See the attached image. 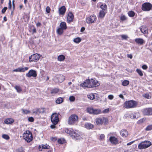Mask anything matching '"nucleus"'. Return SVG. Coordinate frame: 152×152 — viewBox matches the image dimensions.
<instances>
[{
	"label": "nucleus",
	"mask_w": 152,
	"mask_h": 152,
	"mask_svg": "<svg viewBox=\"0 0 152 152\" xmlns=\"http://www.w3.org/2000/svg\"><path fill=\"white\" fill-rule=\"evenodd\" d=\"M65 132L67 134H69L72 138L75 140H80L82 139L78 131L75 130L74 131L72 129L67 128L65 129Z\"/></svg>",
	"instance_id": "obj_1"
},
{
	"label": "nucleus",
	"mask_w": 152,
	"mask_h": 152,
	"mask_svg": "<svg viewBox=\"0 0 152 152\" xmlns=\"http://www.w3.org/2000/svg\"><path fill=\"white\" fill-rule=\"evenodd\" d=\"M137 104V102L133 100L126 101L124 104V106L126 108L136 107Z\"/></svg>",
	"instance_id": "obj_2"
},
{
	"label": "nucleus",
	"mask_w": 152,
	"mask_h": 152,
	"mask_svg": "<svg viewBox=\"0 0 152 152\" xmlns=\"http://www.w3.org/2000/svg\"><path fill=\"white\" fill-rule=\"evenodd\" d=\"M23 139L28 142H29L33 140L32 134L29 131H26L23 134Z\"/></svg>",
	"instance_id": "obj_3"
},
{
	"label": "nucleus",
	"mask_w": 152,
	"mask_h": 152,
	"mask_svg": "<svg viewBox=\"0 0 152 152\" xmlns=\"http://www.w3.org/2000/svg\"><path fill=\"white\" fill-rule=\"evenodd\" d=\"M78 119V116L76 115L73 114L71 115L68 119V123L69 125H73Z\"/></svg>",
	"instance_id": "obj_4"
},
{
	"label": "nucleus",
	"mask_w": 152,
	"mask_h": 152,
	"mask_svg": "<svg viewBox=\"0 0 152 152\" xmlns=\"http://www.w3.org/2000/svg\"><path fill=\"white\" fill-rule=\"evenodd\" d=\"M151 145L150 142L149 141H144L141 142L138 145V148L142 149L147 148Z\"/></svg>",
	"instance_id": "obj_5"
},
{
	"label": "nucleus",
	"mask_w": 152,
	"mask_h": 152,
	"mask_svg": "<svg viewBox=\"0 0 152 152\" xmlns=\"http://www.w3.org/2000/svg\"><path fill=\"white\" fill-rule=\"evenodd\" d=\"M96 122L97 125H102L103 124H104V125H106L108 123V120L107 118L104 117L96 118Z\"/></svg>",
	"instance_id": "obj_6"
},
{
	"label": "nucleus",
	"mask_w": 152,
	"mask_h": 152,
	"mask_svg": "<svg viewBox=\"0 0 152 152\" xmlns=\"http://www.w3.org/2000/svg\"><path fill=\"white\" fill-rule=\"evenodd\" d=\"M87 111L90 114L94 115H98L101 113V111L99 109H94L92 107L88 108L87 109Z\"/></svg>",
	"instance_id": "obj_7"
},
{
	"label": "nucleus",
	"mask_w": 152,
	"mask_h": 152,
	"mask_svg": "<svg viewBox=\"0 0 152 152\" xmlns=\"http://www.w3.org/2000/svg\"><path fill=\"white\" fill-rule=\"evenodd\" d=\"M51 120L53 124L56 125L57 124L59 121V118L57 113H54L52 114L51 116Z\"/></svg>",
	"instance_id": "obj_8"
},
{
	"label": "nucleus",
	"mask_w": 152,
	"mask_h": 152,
	"mask_svg": "<svg viewBox=\"0 0 152 152\" xmlns=\"http://www.w3.org/2000/svg\"><path fill=\"white\" fill-rule=\"evenodd\" d=\"M39 54L36 53L33 54L29 57V61L30 62L37 61L39 60L41 57Z\"/></svg>",
	"instance_id": "obj_9"
},
{
	"label": "nucleus",
	"mask_w": 152,
	"mask_h": 152,
	"mask_svg": "<svg viewBox=\"0 0 152 152\" xmlns=\"http://www.w3.org/2000/svg\"><path fill=\"white\" fill-rule=\"evenodd\" d=\"M152 7V5L149 3H145L142 5V10L144 11L150 10Z\"/></svg>",
	"instance_id": "obj_10"
},
{
	"label": "nucleus",
	"mask_w": 152,
	"mask_h": 152,
	"mask_svg": "<svg viewBox=\"0 0 152 152\" xmlns=\"http://www.w3.org/2000/svg\"><path fill=\"white\" fill-rule=\"evenodd\" d=\"M88 82H89L91 86V88L94 87L98 86H99L100 84L98 81L96 79H91V80H88Z\"/></svg>",
	"instance_id": "obj_11"
},
{
	"label": "nucleus",
	"mask_w": 152,
	"mask_h": 152,
	"mask_svg": "<svg viewBox=\"0 0 152 152\" xmlns=\"http://www.w3.org/2000/svg\"><path fill=\"white\" fill-rule=\"evenodd\" d=\"M96 17L94 15H91L86 18V22L88 23H94L96 19Z\"/></svg>",
	"instance_id": "obj_12"
},
{
	"label": "nucleus",
	"mask_w": 152,
	"mask_h": 152,
	"mask_svg": "<svg viewBox=\"0 0 152 152\" xmlns=\"http://www.w3.org/2000/svg\"><path fill=\"white\" fill-rule=\"evenodd\" d=\"M37 75V74L36 71L33 69L30 70L26 74V76L28 77H36Z\"/></svg>",
	"instance_id": "obj_13"
},
{
	"label": "nucleus",
	"mask_w": 152,
	"mask_h": 152,
	"mask_svg": "<svg viewBox=\"0 0 152 152\" xmlns=\"http://www.w3.org/2000/svg\"><path fill=\"white\" fill-rule=\"evenodd\" d=\"M143 114L145 115H152V108L144 109L142 111Z\"/></svg>",
	"instance_id": "obj_14"
},
{
	"label": "nucleus",
	"mask_w": 152,
	"mask_h": 152,
	"mask_svg": "<svg viewBox=\"0 0 152 152\" xmlns=\"http://www.w3.org/2000/svg\"><path fill=\"white\" fill-rule=\"evenodd\" d=\"M56 77L58 81L57 82L58 83L62 82L65 79V77L61 75H56Z\"/></svg>",
	"instance_id": "obj_15"
},
{
	"label": "nucleus",
	"mask_w": 152,
	"mask_h": 152,
	"mask_svg": "<svg viewBox=\"0 0 152 152\" xmlns=\"http://www.w3.org/2000/svg\"><path fill=\"white\" fill-rule=\"evenodd\" d=\"M109 140L112 144L116 145L118 143V140L117 138L114 136L110 137Z\"/></svg>",
	"instance_id": "obj_16"
},
{
	"label": "nucleus",
	"mask_w": 152,
	"mask_h": 152,
	"mask_svg": "<svg viewBox=\"0 0 152 152\" xmlns=\"http://www.w3.org/2000/svg\"><path fill=\"white\" fill-rule=\"evenodd\" d=\"M28 67L19 68L14 70L13 71L16 72H24L28 70Z\"/></svg>",
	"instance_id": "obj_17"
},
{
	"label": "nucleus",
	"mask_w": 152,
	"mask_h": 152,
	"mask_svg": "<svg viewBox=\"0 0 152 152\" xmlns=\"http://www.w3.org/2000/svg\"><path fill=\"white\" fill-rule=\"evenodd\" d=\"M74 18V15L72 12L69 13L67 17V21L68 23L72 21Z\"/></svg>",
	"instance_id": "obj_18"
},
{
	"label": "nucleus",
	"mask_w": 152,
	"mask_h": 152,
	"mask_svg": "<svg viewBox=\"0 0 152 152\" xmlns=\"http://www.w3.org/2000/svg\"><path fill=\"white\" fill-rule=\"evenodd\" d=\"M88 80H86L85 82L80 84V86L82 87H85L88 88H91V86L89 82H88Z\"/></svg>",
	"instance_id": "obj_19"
},
{
	"label": "nucleus",
	"mask_w": 152,
	"mask_h": 152,
	"mask_svg": "<svg viewBox=\"0 0 152 152\" xmlns=\"http://www.w3.org/2000/svg\"><path fill=\"white\" fill-rule=\"evenodd\" d=\"M135 42L138 44L142 45L145 43V42L142 39L140 38H136L135 39Z\"/></svg>",
	"instance_id": "obj_20"
},
{
	"label": "nucleus",
	"mask_w": 152,
	"mask_h": 152,
	"mask_svg": "<svg viewBox=\"0 0 152 152\" xmlns=\"http://www.w3.org/2000/svg\"><path fill=\"white\" fill-rule=\"evenodd\" d=\"M41 147L42 149H50V146L47 144H46L45 145L42 144L41 145H40L39 147V149L40 150L42 151V150L40 149Z\"/></svg>",
	"instance_id": "obj_21"
},
{
	"label": "nucleus",
	"mask_w": 152,
	"mask_h": 152,
	"mask_svg": "<svg viewBox=\"0 0 152 152\" xmlns=\"http://www.w3.org/2000/svg\"><path fill=\"white\" fill-rule=\"evenodd\" d=\"M120 134L123 137H126L128 135V132L125 129H123L120 132Z\"/></svg>",
	"instance_id": "obj_22"
},
{
	"label": "nucleus",
	"mask_w": 152,
	"mask_h": 152,
	"mask_svg": "<svg viewBox=\"0 0 152 152\" xmlns=\"http://www.w3.org/2000/svg\"><path fill=\"white\" fill-rule=\"evenodd\" d=\"M106 13V11L103 10H101L99 12L98 17L100 18H103L105 16Z\"/></svg>",
	"instance_id": "obj_23"
},
{
	"label": "nucleus",
	"mask_w": 152,
	"mask_h": 152,
	"mask_svg": "<svg viewBox=\"0 0 152 152\" xmlns=\"http://www.w3.org/2000/svg\"><path fill=\"white\" fill-rule=\"evenodd\" d=\"M14 122L13 120L11 118L6 119L4 121V123L6 124H11Z\"/></svg>",
	"instance_id": "obj_24"
},
{
	"label": "nucleus",
	"mask_w": 152,
	"mask_h": 152,
	"mask_svg": "<svg viewBox=\"0 0 152 152\" xmlns=\"http://www.w3.org/2000/svg\"><path fill=\"white\" fill-rule=\"evenodd\" d=\"M66 8L64 6L61 7L59 10V14L64 15L66 11Z\"/></svg>",
	"instance_id": "obj_25"
},
{
	"label": "nucleus",
	"mask_w": 152,
	"mask_h": 152,
	"mask_svg": "<svg viewBox=\"0 0 152 152\" xmlns=\"http://www.w3.org/2000/svg\"><path fill=\"white\" fill-rule=\"evenodd\" d=\"M85 127L87 129H92L94 127V126L90 123H86L85 125Z\"/></svg>",
	"instance_id": "obj_26"
},
{
	"label": "nucleus",
	"mask_w": 152,
	"mask_h": 152,
	"mask_svg": "<svg viewBox=\"0 0 152 152\" xmlns=\"http://www.w3.org/2000/svg\"><path fill=\"white\" fill-rule=\"evenodd\" d=\"M60 28L64 30L67 28V26L66 23L64 22H61L60 24Z\"/></svg>",
	"instance_id": "obj_27"
},
{
	"label": "nucleus",
	"mask_w": 152,
	"mask_h": 152,
	"mask_svg": "<svg viewBox=\"0 0 152 152\" xmlns=\"http://www.w3.org/2000/svg\"><path fill=\"white\" fill-rule=\"evenodd\" d=\"M64 101L63 98L59 97L57 98L56 101V103L58 104H60L62 103Z\"/></svg>",
	"instance_id": "obj_28"
},
{
	"label": "nucleus",
	"mask_w": 152,
	"mask_h": 152,
	"mask_svg": "<svg viewBox=\"0 0 152 152\" xmlns=\"http://www.w3.org/2000/svg\"><path fill=\"white\" fill-rule=\"evenodd\" d=\"M57 59L59 61H62L65 59V57L64 55H61L58 56Z\"/></svg>",
	"instance_id": "obj_29"
},
{
	"label": "nucleus",
	"mask_w": 152,
	"mask_h": 152,
	"mask_svg": "<svg viewBox=\"0 0 152 152\" xmlns=\"http://www.w3.org/2000/svg\"><path fill=\"white\" fill-rule=\"evenodd\" d=\"M64 30L59 27L57 29V32L58 34L61 35L63 33Z\"/></svg>",
	"instance_id": "obj_30"
},
{
	"label": "nucleus",
	"mask_w": 152,
	"mask_h": 152,
	"mask_svg": "<svg viewBox=\"0 0 152 152\" xmlns=\"http://www.w3.org/2000/svg\"><path fill=\"white\" fill-rule=\"evenodd\" d=\"M81 39L79 37L74 39H73L74 42L77 43H79L81 42Z\"/></svg>",
	"instance_id": "obj_31"
},
{
	"label": "nucleus",
	"mask_w": 152,
	"mask_h": 152,
	"mask_svg": "<svg viewBox=\"0 0 152 152\" xmlns=\"http://www.w3.org/2000/svg\"><path fill=\"white\" fill-rule=\"evenodd\" d=\"M15 89L17 91L18 93L22 91V89L21 87L19 86H16L15 87Z\"/></svg>",
	"instance_id": "obj_32"
},
{
	"label": "nucleus",
	"mask_w": 152,
	"mask_h": 152,
	"mask_svg": "<svg viewBox=\"0 0 152 152\" xmlns=\"http://www.w3.org/2000/svg\"><path fill=\"white\" fill-rule=\"evenodd\" d=\"M100 8L102 9V10H103L106 12L107 8V6L106 4H102L100 6Z\"/></svg>",
	"instance_id": "obj_33"
},
{
	"label": "nucleus",
	"mask_w": 152,
	"mask_h": 152,
	"mask_svg": "<svg viewBox=\"0 0 152 152\" xmlns=\"http://www.w3.org/2000/svg\"><path fill=\"white\" fill-rule=\"evenodd\" d=\"M128 15L129 16L131 17H134L135 15V13L132 11H130L128 13Z\"/></svg>",
	"instance_id": "obj_34"
},
{
	"label": "nucleus",
	"mask_w": 152,
	"mask_h": 152,
	"mask_svg": "<svg viewBox=\"0 0 152 152\" xmlns=\"http://www.w3.org/2000/svg\"><path fill=\"white\" fill-rule=\"evenodd\" d=\"M140 30L141 32L143 34H145L148 33V30L146 28H143L140 27Z\"/></svg>",
	"instance_id": "obj_35"
},
{
	"label": "nucleus",
	"mask_w": 152,
	"mask_h": 152,
	"mask_svg": "<svg viewBox=\"0 0 152 152\" xmlns=\"http://www.w3.org/2000/svg\"><path fill=\"white\" fill-rule=\"evenodd\" d=\"M122 85L124 86L128 85L129 84V81L126 80H124L122 83Z\"/></svg>",
	"instance_id": "obj_36"
},
{
	"label": "nucleus",
	"mask_w": 152,
	"mask_h": 152,
	"mask_svg": "<svg viewBox=\"0 0 152 152\" xmlns=\"http://www.w3.org/2000/svg\"><path fill=\"white\" fill-rule=\"evenodd\" d=\"M88 98H89L91 100L94 99L95 97V96L93 94H91L90 95H88Z\"/></svg>",
	"instance_id": "obj_37"
},
{
	"label": "nucleus",
	"mask_w": 152,
	"mask_h": 152,
	"mask_svg": "<svg viewBox=\"0 0 152 152\" xmlns=\"http://www.w3.org/2000/svg\"><path fill=\"white\" fill-rule=\"evenodd\" d=\"M59 91L58 88H55L51 90V93L52 94H55L57 93Z\"/></svg>",
	"instance_id": "obj_38"
},
{
	"label": "nucleus",
	"mask_w": 152,
	"mask_h": 152,
	"mask_svg": "<svg viewBox=\"0 0 152 152\" xmlns=\"http://www.w3.org/2000/svg\"><path fill=\"white\" fill-rule=\"evenodd\" d=\"M136 72L140 76H143V73L142 71L140 69H136Z\"/></svg>",
	"instance_id": "obj_39"
},
{
	"label": "nucleus",
	"mask_w": 152,
	"mask_h": 152,
	"mask_svg": "<svg viewBox=\"0 0 152 152\" xmlns=\"http://www.w3.org/2000/svg\"><path fill=\"white\" fill-rule=\"evenodd\" d=\"M152 130V124L148 126L145 128L146 131H150Z\"/></svg>",
	"instance_id": "obj_40"
},
{
	"label": "nucleus",
	"mask_w": 152,
	"mask_h": 152,
	"mask_svg": "<svg viewBox=\"0 0 152 152\" xmlns=\"http://www.w3.org/2000/svg\"><path fill=\"white\" fill-rule=\"evenodd\" d=\"M2 137L3 138H4V139H5L6 140H8L10 138V137L8 136V135L7 134H3L2 135Z\"/></svg>",
	"instance_id": "obj_41"
},
{
	"label": "nucleus",
	"mask_w": 152,
	"mask_h": 152,
	"mask_svg": "<svg viewBox=\"0 0 152 152\" xmlns=\"http://www.w3.org/2000/svg\"><path fill=\"white\" fill-rule=\"evenodd\" d=\"M39 111V109L38 108H37L33 110H32V112L33 113L37 114H38V113Z\"/></svg>",
	"instance_id": "obj_42"
},
{
	"label": "nucleus",
	"mask_w": 152,
	"mask_h": 152,
	"mask_svg": "<svg viewBox=\"0 0 152 152\" xmlns=\"http://www.w3.org/2000/svg\"><path fill=\"white\" fill-rule=\"evenodd\" d=\"M58 142L60 144H62L65 142V140L64 139H59L58 140Z\"/></svg>",
	"instance_id": "obj_43"
},
{
	"label": "nucleus",
	"mask_w": 152,
	"mask_h": 152,
	"mask_svg": "<svg viewBox=\"0 0 152 152\" xmlns=\"http://www.w3.org/2000/svg\"><path fill=\"white\" fill-rule=\"evenodd\" d=\"M17 151L18 152H24V149L23 147H20L17 150Z\"/></svg>",
	"instance_id": "obj_44"
},
{
	"label": "nucleus",
	"mask_w": 152,
	"mask_h": 152,
	"mask_svg": "<svg viewBox=\"0 0 152 152\" xmlns=\"http://www.w3.org/2000/svg\"><path fill=\"white\" fill-rule=\"evenodd\" d=\"M143 96L145 98L147 99H149L151 98V96L149 95L148 94H146L143 95Z\"/></svg>",
	"instance_id": "obj_45"
},
{
	"label": "nucleus",
	"mask_w": 152,
	"mask_h": 152,
	"mask_svg": "<svg viewBox=\"0 0 152 152\" xmlns=\"http://www.w3.org/2000/svg\"><path fill=\"white\" fill-rule=\"evenodd\" d=\"M22 111H23V113L25 114L29 113H30V111H29L28 110H27L23 109Z\"/></svg>",
	"instance_id": "obj_46"
},
{
	"label": "nucleus",
	"mask_w": 152,
	"mask_h": 152,
	"mask_svg": "<svg viewBox=\"0 0 152 152\" xmlns=\"http://www.w3.org/2000/svg\"><path fill=\"white\" fill-rule=\"evenodd\" d=\"M130 118L132 119H135L136 118V116L134 114L131 113L130 115Z\"/></svg>",
	"instance_id": "obj_47"
},
{
	"label": "nucleus",
	"mask_w": 152,
	"mask_h": 152,
	"mask_svg": "<svg viewBox=\"0 0 152 152\" xmlns=\"http://www.w3.org/2000/svg\"><path fill=\"white\" fill-rule=\"evenodd\" d=\"M75 97L73 96H70L69 97V100L71 102H73L75 100Z\"/></svg>",
	"instance_id": "obj_48"
},
{
	"label": "nucleus",
	"mask_w": 152,
	"mask_h": 152,
	"mask_svg": "<svg viewBox=\"0 0 152 152\" xmlns=\"http://www.w3.org/2000/svg\"><path fill=\"white\" fill-rule=\"evenodd\" d=\"M109 112V108L106 109L104 110L103 111L102 113H108Z\"/></svg>",
	"instance_id": "obj_49"
},
{
	"label": "nucleus",
	"mask_w": 152,
	"mask_h": 152,
	"mask_svg": "<svg viewBox=\"0 0 152 152\" xmlns=\"http://www.w3.org/2000/svg\"><path fill=\"white\" fill-rule=\"evenodd\" d=\"M46 11L48 13H50V8L49 6H47L46 8Z\"/></svg>",
	"instance_id": "obj_50"
},
{
	"label": "nucleus",
	"mask_w": 152,
	"mask_h": 152,
	"mask_svg": "<svg viewBox=\"0 0 152 152\" xmlns=\"http://www.w3.org/2000/svg\"><path fill=\"white\" fill-rule=\"evenodd\" d=\"M7 7H4L2 10H1V12L2 13H4L7 10Z\"/></svg>",
	"instance_id": "obj_51"
},
{
	"label": "nucleus",
	"mask_w": 152,
	"mask_h": 152,
	"mask_svg": "<svg viewBox=\"0 0 152 152\" xmlns=\"http://www.w3.org/2000/svg\"><path fill=\"white\" fill-rule=\"evenodd\" d=\"M108 98L110 100H112L114 98V96L112 95H108Z\"/></svg>",
	"instance_id": "obj_52"
},
{
	"label": "nucleus",
	"mask_w": 152,
	"mask_h": 152,
	"mask_svg": "<svg viewBox=\"0 0 152 152\" xmlns=\"http://www.w3.org/2000/svg\"><path fill=\"white\" fill-rule=\"evenodd\" d=\"M121 37L123 39H126L128 38L127 36L125 35H121Z\"/></svg>",
	"instance_id": "obj_53"
},
{
	"label": "nucleus",
	"mask_w": 152,
	"mask_h": 152,
	"mask_svg": "<svg viewBox=\"0 0 152 152\" xmlns=\"http://www.w3.org/2000/svg\"><path fill=\"white\" fill-rule=\"evenodd\" d=\"M126 18L125 15H123L121 17L120 19L122 20H124L126 19Z\"/></svg>",
	"instance_id": "obj_54"
},
{
	"label": "nucleus",
	"mask_w": 152,
	"mask_h": 152,
	"mask_svg": "<svg viewBox=\"0 0 152 152\" xmlns=\"http://www.w3.org/2000/svg\"><path fill=\"white\" fill-rule=\"evenodd\" d=\"M34 119L32 117H29L28 118V120L29 121L31 122H33L34 121Z\"/></svg>",
	"instance_id": "obj_55"
},
{
	"label": "nucleus",
	"mask_w": 152,
	"mask_h": 152,
	"mask_svg": "<svg viewBox=\"0 0 152 152\" xmlns=\"http://www.w3.org/2000/svg\"><path fill=\"white\" fill-rule=\"evenodd\" d=\"M142 67L143 69L146 70L147 69L148 67L145 64L142 65Z\"/></svg>",
	"instance_id": "obj_56"
},
{
	"label": "nucleus",
	"mask_w": 152,
	"mask_h": 152,
	"mask_svg": "<svg viewBox=\"0 0 152 152\" xmlns=\"http://www.w3.org/2000/svg\"><path fill=\"white\" fill-rule=\"evenodd\" d=\"M145 118H142L139 121L138 123H142L144 121H145Z\"/></svg>",
	"instance_id": "obj_57"
},
{
	"label": "nucleus",
	"mask_w": 152,
	"mask_h": 152,
	"mask_svg": "<svg viewBox=\"0 0 152 152\" xmlns=\"http://www.w3.org/2000/svg\"><path fill=\"white\" fill-rule=\"evenodd\" d=\"M104 137V134H101L100 135V139L102 140Z\"/></svg>",
	"instance_id": "obj_58"
},
{
	"label": "nucleus",
	"mask_w": 152,
	"mask_h": 152,
	"mask_svg": "<svg viewBox=\"0 0 152 152\" xmlns=\"http://www.w3.org/2000/svg\"><path fill=\"white\" fill-rule=\"evenodd\" d=\"M127 57L132 59V56L131 54H128Z\"/></svg>",
	"instance_id": "obj_59"
},
{
	"label": "nucleus",
	"mask_w": 152,
	"mask_h": 152,
	"mask_svg": "<svg viewBox=\"0 0 152 152\" xmlns=\"http://www.w3.org/2000/svg\"><path fill=\"white\" fill-rule=\"evenodd\" d=\"M134 142V141L131 142L129 143H128L127 144V145H131Z\"/></svg>",
	"instance_id": "obj_60"
},
{
	"label": "nucleus",
	"mask_w": 152,
	"mask_h": 152,
	"mask_svg": "<svg viewBox=\"0 0 152 152\" xmlns=\"http://www.w3.org/2000/svg\"><path fill=\"white\" fill-rule=\"evenodd\" d=\"M119 97L120 98L122 99H124V96H123V95L122 94H120L119 95Z\"/></svg>",
	"instance_id": "obj_61"
},
{
	"label": "nucleus",
	"mask_w": 152,
	"mask_h": 152,
	"mask_svg": "<svg viewBox=\"0 0 152 152\" xmlns=\"http://www.w3.org/2000/svg\"><path fill=\"white\" fill-rule=\"evenodd\" d=\"M149 70L150 72H152V65H151L149 66Z\"/></svg>",
	"instance_id": "obj_62"
},
{
	"label": "nucleus",
	"mask_w": 152,
	"mask_h": 152,
	"mask_svg": "<svg viewBox=\"0 0 152 152\" xmlns=\"http://www.w3.org/2000/svg\"><path fill=\"white\" fill-rule=\"evenodd\" d=\"M55 125L54 124H53V125H52L50 126V127L52 129H54V128L56 126H55V125Z\"/></svg>",
	"instance_id": "obj_63"
},
{
	"label": "nucleus",
	"mask_w": 152,
	"mask_h": 152,
	"mask_svg": "<svg viewBox=\"0 0 152 152\" xmlns=\"http://www.w3.org/2000/svg\"><path fill=\"white\" fill-rule=\"evenodd\" d=\"M85 29V28L84 27H82L81 28V29L80 31L81 32H83L84 31Z\"/></svg>",
	"instance_id": "obj_64"
}]
</instances>
